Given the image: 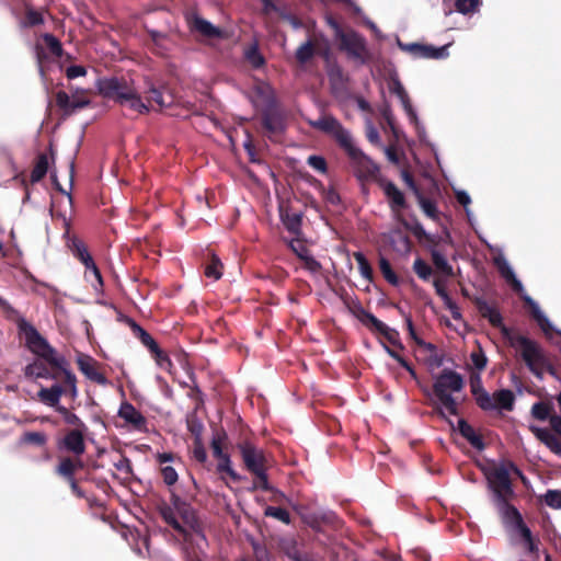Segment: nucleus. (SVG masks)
<instances>
[{"label": "nucleus", "mask_w": 561, "mask_h": 561, "mask_svg": "<svg viewBox=\"0 0 561 561\" xmlns=\"http://www.w3.org/2000/svg\"><path fill=\"white\" fill-rule=\"evenodd\" d=\"M495 263L499 270L501 271L502 275L512 282L514 288L517 290H522V284L515 278L514 273L510 267L508 263L506 262V260L503 257H496Z\"/></svg>", "instance_id": "a878e982"}, {"label": "nucleus", "mask_w": 561, "mask_h": 561, "mask_svg": "<svg viewBox=\"0 0 561 561\" xmlns=\"http://www.w3.org/2000/svg\"><path fill=\"white\" fill-rule=\"evenodd\" d=\"M141 342L150 348L151 352H153L156 348H158L159 346L157 345V343L153 341V339L146 332L141 331Z\"/></svg>", "instance_id": "5fc2aeb1"}, {"label": "nucleus", "mask_w": 561, "mask_h": 561, "mask_svg": "<svg viewBox=\"0 0 561 561\" xmlns=\"http://www.w3.org/2000/svg\"><path fill=\"white\" fill-rule=\"evenodd\" d=\"M354 314L356 318L362 321L365 325L370 329L382 334L392 345L393 347H389L387 344L381 343L385 352L394 358L402 367H404L413 377H415L414 370L409 366V364L401 356L400 351L403 350L402 344L397 339V332L393 329L388 328L385 323L376 319L373 314L366 312L362 308H356L354 310Z\"/></svg>", "instance_id": "20e7f679"}, {"label": "nucleus", "mask_w": 561, "mask_h": 561, "mask_svg": "<svg viewBox=\"0 0 561 561\" xmlns=\"http://www.w3.org/2000/svg\"><path fill=\"white\" fill-rule=\"evenodd\" d=\"M463 381L461 376L450 369H444L434 380V403L438 407L440 413L456 414L457 398L456 394L462 389Z\"/></svg>", "instance_id": "7ed1b4c3"}, {"label": "nucleus", "mask_w": 561, "mask_h": 561, "mask_svg": "<svg viewBox=\"0 0 561 561\" xmlns=\"http://www.w3.org/2000/svg\"><path fill=\"white\" fill-rule=\"evenodd\" d=\"M47 169H48V162H47L46 158H41L38 163L36 164V167L34 168V170L32 172V180L33 181L41 180L47 172Z\"/></svg>", "instance_id": "f704fd0d"}, {"label": "nucleus", "mask_w": 561, "mask_h": 561, "mask_svg": "<svg viewBox=\"0 0 561 561\" xmlns=\"http://www.w3.org/2000/svg\"><path fill=\"white\" fill-rule=\"evenodd\" d=\"M386 154L389 158V160H391L392 162H397L398 161V158H397L394 151L391 148H388L386 150Z\"/></svg>", "instance_id": "774afa93"}, {"label": "nucleus", "mask_w": 561, "mask_h": 561, "mask_svg": "<svg viewBox=\"0 0 561 561\" xmlns=\"http://www.w3.org/2000/svg\"><path fill=\"white\" fill-rule=\"evenodd\" d=\"M78 466H79L78 461H73L70 459H62L58 467V472L62 476L70 477Z\"/></svg>", "instance_id": "473e14b6"}, {"label": "nucleus", "mask_w": 561, "mask_h": 561, "mask_svg": "<svg viewBox=\"0 0 561 561\" xmlns=\"http://www.w3.org/2000/svg\"><path fill=\"white\" fill-rule=\"evenodd\" d=\"M87 75V69L82 66H70L66 69V76L69 79H75L78 77H83Z\"/></svg>", "instance_id": "de8ad7c7"}, {"label": "nucleus", "mask_w": 561, "mask_h": 561, "mask_svg": "<svg viewBox=\"0 0 561 561\" xmlns=\"http://www.w3.org/2000/svg\"><path fill=\"white\" fill-rule=\"evenodd\" d=\"M289 247L298 255L299 259H301L302 255H306L309 252L305 244L299 240H291L289 242Z\"/></svg>", "instance_id": "09e8293b"}, {"label": "nucleus", "mask_w": 561, "mask_h": 561, "mask_svg": "<svg viewBox=\"0 0 561 561\" xmlns=\"http://www.w3.org/2000/svg\"><path fill=\"white\" fill-rule=\"evenodd\" d=\"M420 204L427 216L433 217L435 215V208L430 202L421 199Z\"/></svg>", "instance_id": "6e6d98bb"}, {"label": "nucleus", "mask_w": 561, "mask_h": 561, "mask_svg": "<svg viewBox=\"0 0 561 561\" xmlns=\"http://www.w3.org/2000/svg\"><path fill=\"white\" fill-rule=\"evenodd\" d=\"M543 501L552 508H561V492L549 491L543 495Z\"/></svg>", "instance_id": "2f4dec72"}, {"label": "nucleus", "mask_w": 561, "mask_h": 561, "mask_svg": "<svg viewBox=\"0 0 561 561\" xmlns=\"http://www.w3.org/2000/svg\"><path fill=\"white\" fill-rule=\"evenodd\" d=\"M471 363L474 368L478 370H482L486 365V357L485 355L479 350L477 352H473L471 354Z\"/></svg>", "instance_id": "ea45409f"}, {"label": "nucleus", "mask_w": 561, "mask_h": 561, "mask_svg": "<svg viewBox=\"0 0 561 561\" xmlns=\"http://www.w3.org/2000/svg\"><path fill=\"white\" fill-rule=\"evenodd\" d=\"M245 59L252 67H261L264 64L263 56L259 53L256 45H251L245 50Z\"/></svg>", "instance_id": "c85d7f7f"}, {"label": "nucleus", "mask_w": 561, "mask_h": 561, "mask_svg": "<svg viewBox=\"0 0 561 561\" xmlns=\"http://www.w3.org/2000/svg\"><path fill=\"white\" fill-rule=\"evenodd\" d=\"M64 446L76 454H82L84 450V444L82 435L78 431L69 433L62 442Z\"/></svg>", "instance_id": "5701e85b"}, {"label": "nucleus", "mask_w": 561, "mask_h": 561, "mask_svg": "<svg viewBox=\"0 0 561 561\" xmlns=\"http://www.w3.org/2000/svg\"><path fill=\"white\" fill-rule=\"evenodd\" d=\"M354 257L358 264L360 274L364 277L368 278L370 276V267H369L366 259L364 257V255L362 253L357 252L354 254Z\"/></svg>", "instance_id": "58836bf2"}, {"label": "nucleus", "mask_w": 561, "mask_h": 561, "mask_svg": "<svg viewBox=\"0 0 561 561\" xmlns=\"http://www.w3.org/2000/svg\"><path fill=\"white\" fill-rule=\"evenodd\" d=\"M471 391L477 403L484 410L493 408L512 409L514 397L508 390L499 391L494 398H491L482 388L479 375H473L470 380Z\"/></svg>", "instance_id": "0eeeda50"}, {"label": "nucleus", "mask_w": 561, "mask_h": 561, "mask_svg": "<svg viewBox=\"0 0 561 561\" xmlns=\"http://www.w3.org/2000/svg\"><path fill=\"white\" fill-rule=\"evenodd\" d=\"M217 468L220 472L227 473L232 480L239 481L241 478L231 467V462L228 456L218 459Z\"/></svg>", "instance_id": "7c9ffc66"}, {"label": "nucleus", "mask_w": 561, "mask_h": 561, "mask_svg": "<svg viewBox=\"0 0 561 561\" xmlns=\"http://www.w3.org/2000/svg\"><path fill=\"white\" fill-rule=\"evenodd\" d=\"M402 178H403V181L407 183V185H408L411 190H413L414 192H417V191H416V187H415V185H414V182H413V180H412V178H411L407 172H403V173H402Z\"/></svg>", "instance_id": "680f3d73"}, {"label": "nucleus", "mask_w": 561, "mask_h": 561, "mask_svg": "<svg viewBox=\"0 0 561 561\" xmlns=\"http://www.w3.org/2000/svg\"><path fill=\"white\" fill-rule=\"evenodd\" d=\"M161 471L165 483L173 484L178 480V472L173 467L167 465Z\"/></svg>", "instance_id": "37998d69"}, {"label": "nucleus", "mask_w": 561, "mask_h": 561, "mask_svg": "<svg viewBox=\"0 0 561 561\" xmlns=\"http://www.w3.org/2000/svg\"><path fill=\"white\" fill-rule=\"evenodd\" d=\"M434 287L436 289V293L444 300L446 307L450 310L453 318L455 320L459 321L460 320V313H459L457 307L455 306V304L451 301V299L448 296V294L446 293V290H445V288L443 286V283L439 279H436V280H434Z\"/></svg>", "instance_id": "393cba45"}, {"label": "nucleus", "mask_w": 561, "mask_h": 561, "mask_svg": "<svg viewBox=\"0 0 561 561\" xmlns=\"http://www.w3.org/2000/svg\"><path fill=\"white\" fill-rule=\"evenodd\" d=\"M57 410L64 415L67 423L72 424V425L80 424L79 419L76 415L70 414L66 409H64L61 407H57Z\"/></svg>", "instance_id": "864d4df0"}, {"label": "nucleus", "mask_w": 561, "mask_h": 561, "mask_svg": "<svg viewBox=\"0 0 561 561\" xmlns=\"http://www.w3.org/2000/svg\"><path fill=\"white\" fill-rule=\"evenodd\" d=\"M152 353L154 354L156 363L160 367L165 368V369H170L171 362H170L169 357L159 347L156 348Z\"/></svg>", "instance_id": "c03bdc74"}, {"label": "nucleus", "mask_w": 561, "mask_h": 561, "mask_svg": "<svg viewBox=\"0 0 561 561\" xmlns=\"http://www.w3.org/2000/svg\"><path fill=\"white\" fill-rule=\"evenodd\" d=\"M550 423H551L552 428L557 433L561 434V417L560 416H551Z\"/></svg>", "instance_id": "052dcab7"}, {"label": "nucleus", "mask_w": 561, "mask_h": 561, "mask_svg": "<svg viewBox=\"0 0 561 561\" xmlns=\"http://www.w3.org/2000/svg\"><path fill=\"white\" fill-rule=\"evenodd\" d=\"M213 451L217 459H220L221 457L227 456L226 454H224L220 443L218 440L213 442Z\"/></svg>", "instance_id": "4d7b16f0"}, {"label": "nucleus", "mask_w": 561, "mask_h": 561, "mask_svg": "<svg viewBox=\"0 0 561 561\" xmlns=\"http://www.w3.org/2000/svg\"><path fill=\"white\" fill-rule=\"evenodd\" d=\"M330 23L335 30L336 35L340 37L341 45L351 54L360 57L365 49L362 38L351 31L344 32L335 22Z\"/></svg>", "instance_id": "9b49d317"}, {"label": "nucleus", "mask_w": 561, "mask_h": 561, "mask_svg": "<svg viewBox=\"0 0 561 561\" xmlns=\"http://www.w3.org/2000/svg\"><path fill=\"white\" fill-rule=\"evenodd\" d=\"M433 261L436 268L445 276H453V267L448 264L447 260L439 253H433Z\"/></svg>", "instance_id": "c756f323"}, {"label": "nucleus", "mask_w": 561, "mask_h": 561, "mask_svg": "<svg viewBox=\"0 0 561 561\" xmlns=\"http://www.w3.org/2000/svg\"><path fill=\"white\" fill-rule=\"evenodd\" d=\"M313 126L340 137L343 142H347L348 140V135L342 130L339 123L332 117H323L314 122Z\"/></svg>", "instance_id": "dca6fc26"}, {"label": "nucleus", "mask_w": 561, "mask_h": 561, "mask_svg": "<svg viewBox=\"0 0 561 561\" xmlns=\"http://www.w3.org/2000/svg\"><path fill=\"white\" fill-rule=\"evenodd\" d=\"M61 392L62 391L59 387H53L50 389L41 390L38 397L44 403L55 407L59 401Z\"/></svg>", "instance_id": "bb28decb"}, {"label": "nucleus", "mask_w": 561, "mask_h": 561, "mask_svg": "<svg viewBox=\"0 0 561 561\" xmlns=\"http://www.w3.org/2000/svg\"><path fill=\"white\" fill-rule=\"evenodd\" d=\"M23 335L26 340L28 347L39 356H43L57 366H62V358H55L54 352L47 342L39 335V333L30 324L23 323L21 325Z\"/></svg>", "instance_id": "6e6552de"}, {"label": "nucleus", "mask_w": 561, "mask_h": 561, "mask_svg": "<svg viewBox=\"0 0 561 561\" xmlns=\"http://www.w3.org/2000/svg\"><path fill=\"white\" fill-rule=\"evenodd\" d=\"M44 42L55 55L59 56L61 54L60 44L55 37L51 35H45Z\"/></svg>", "instance_id": "49530a36"}, {"label": "nucleus", "mask_w": 561, "mask_h": 561, "mask_svg": "<svg viewBox=\"0 0 561 561\" xmlns=\"http://www.w3.org/2000/svg\"><path fill=\"white\" fill-rule=\"evenodd\" d=\"M27 20H28V23L34 25V24H38L42 22V15L37 12H28L27 14Z\"/></svg>", "instance_id": "13d9d810"}, {"label": "nucleus", "mask_w": 561, "mask_h": 561, "mask_svg": "<svg viewBox=\"0 0 561 561\" xmlns=\"http://www.w3.org/2000/svg\"><path fill=\"white\" fill-rule=\"evenodd\" d=\"M531 413L538 420H546L550 415V407L546 403H537L533 407Z\"/></svg>", "instance_id": "c9c22d12"}, {"label": "nucleus", "mask_w": 561, "mask_h": 561, "mask_svg": "<svg viewBox=\"0 0 561 561\" xmlns=\"http://www.w3.org/2000/svg\"><path fill=\"white\" fill-rule=\"evenodd\" d=\"M410 49L420 56L428 58H442L447 56V46L435 48L431 46L412 45Z\"/></svg>", "instance_id": "412c9836"}, {"label": "nucleus", "mask_w": 561, "mask_h": 561, "mask_svg": "<svg viewBox=\"0 0 561 561\" xmlns=\"http://www.w3.org/2000/svg\"><path fill=\"white\" fill-rule=\"evenodd\" d=\"M56 102L62 110L71 113L77 108L88 106L90 104V99L85 95L78 98V91H72L70 95L66 92H58Z\"/></svg>", "instance_id": "f8f14e48"}, {"label": "nucleus", "mask_w": 561, "mask_h": 561, "mask_svg": "<svg viewBox=\"0 0 561 561\" xmlns=\"http://www.w3.org/2000/svg\"><path fill=\"white\" fill-rule=\"evenodd\" d=\"M79 369L89 379L99 382L105 383V378L101 373H99L96 367V362L91 357L80 354L77 359Z\"/></svg>", "instance_id": "2eb2a0df"}, {"label": "nucleus", "mask_w": 561, "mask_h": 561, "mask_svg": "<svg viewBox=\"0 0 561 561\" xmlns=\"http://www.w3.org/2000/svg\"><path fill=\"white\" fill-rule=\"evenodd\" d=\"M262 2L264 5L263 10L265 13H272L274 11L275 12L278 11L277 7L273 3L272 0H262Z\"/></svg>", "instance_id": "bf43d9fd"}, {"label": "nucleus", "mask_w": 561, "mask_h": 561, "mask_svg": "<svg viewBox=\"0 0 561 561\" xmlns=\"http://www.w3.org/2000/svg\"><path fill=\"white\" fill-rule=\"evenodd\" d=\"M458 199L461 204L468 205L470 203V197L467 193H458Z\"/></svg>", "instance_id": "0e129e2a"}, {"label": "nucleus", "mask_w": 561, "mask_h": 561, "mask_svg": "<svg viewBox=\"0 0 561 561\" xmlns=\"http://www.w3.org/2000/svg\"><path fill=\"white\" fill-rule=\"evenodd\" d=\"M457 428L462 434V436L466 437L476 448H478V449L483 448V444L481 442L480 436L463 420L457 421Z\"/></svg>", "instance_id": "aec40b11"}, {"label": "nucleus", "mask_w": 561, "mask_h": 561, "mask_svg": "<svg viewBox=\"0 0 561 561\" xmlns=\"http://www.w3.org/2000/svg\"><path fill=\"white\" fill-rule=\"evenodd\" d=\"M510 341L535 375L541 376L550 370L549 360L536 343L522 335L511 336Z\"/></svg>", "instance_id": "39448f33"}, {"label": "nucleus", "mask_w": 561, "mask_h": 561, "mask_svg": "<svg viewBox=\"0 0 561 561\" xmlns=\"http://www.w3.org/2000/svg\"><path fill=\"white\" fill-rule=\"evenodd\" d=\"M308 163L320 172L325 171V161L322 157L311 156L308 158Z\"/></svg>", "instance_id": "8fccbe9b"}, {"label": "nucleus", "mask_w": 561, "mask_h": 561, "mask_svg": "<svg viewBox=\"0 0 561 561\" xmlns=\"http://www.w3.org/2000/svg\"><path fill=\"white\" fill-rule=\"evenodd\" d=\"M272 96H273V91L268 85L263 84L257 88V98H256L257 102H261V103L268 102L272 100Z\"/></svg>", "instance_id": "a19ab883"}, {"label": "nucleus", "mask_w": 561, "mask_h": 561, "mask_svg": "<svg viewBox=\"0 0 561 561\" xmlns=\"http://www.w3.org/2000/svg\"><path fill=\"white\" fill-rule=\"evenodd\" d=\"M96 88L102 96L111 98L122 104L126 103L139 114L149 112V106L141 100L131 80L116 77L101 78L96 81Z\"/></svg>", "instance_id": "f03ea898"}, {"label": "nucleus", "mask_w": 561, "mask_h": 561, "mask_svg": "<svg viewBox=\"0 0 561 561\" xmlns=\"http://www.w3.org/2000/svg\"><path fill=\"white\" fill-rule=\"evenodd\" d=\"M266 515L273 516L284 523H289V515L285 510L278 507H268L266 510Z\"/></svg>", "instance_id": "79ce46f5"}, {"label": "nucleus", "mask_w": 561, "mask_h": 561, "mask_svg": "<svg viewBox=\"0 0 561 561\" xmlns=\"http://www.w3.org/2000/svg\"><path fill=\"white\" fill-rule=\"evenodd\" d=\"M382 190L387 197L391 202V207L393 209L403 208L404 207V197L400 190L390 182L382 183Z\"/></svg>", "instance_id": "a211bd4d"}, {"label": "nucleus", "mask_w": 561, "mask_h": 561, "mask_svg": "<svg viewBox=\"0 0 561 561\" xmlns=\"http://www.w3.org/2000/svg\"><path fill=\"white\" fill-rule=\"evenodd\" d=\"M279 213L286 228L291 232H297L301 222L299 214H289L287 207L283 203L279 204Z\"/></svg>", "instance_id": "6ab92c4d"}, {"label": "nucleus", "mask_w": 561, "mask_h": 561, "mask_svg": "<svg viewBox=\"0 0 561 561\" xmlns=\"http://www.w3.org/2000/svg\"><path fill=\"white\" fill-rule=\"evenodd\" d=\"M480 311H481L482 316L488 318L489 321L493 325L499 327L501 329V331L506 336H508V330L503 325L502 317H501L500 312L495 308H493L492 306H489V305H482L480 307Z\"/></svg>", "instance_id": "4be33fe9"}, {"label": "nucleus", "mask_w": 561, "mask_h": 561, "mask_svg": "<svg viewBox=\"0 0 561 561\" xmlns=\"http://www.w3.org/2000/svg\"><path fill=\"white\" fill-rule=\"evenodd\" d=\"M162 515L167 523L184 535H188L197 528L193 511L187 504L179 500L174 501L172 507L163 510Z\"/></svg>", "instance_id": "423d86ee"}, {"label": "nucleus", "mask_w": 561, "mask_h": 561, "mask_svg": "<svg viewBox=\"0 0 561 561\" xmlns=\"http://www.w3.org/2000/svg\"><path fill=\"white\" fill-rule=\"evenodd\" d=\"M380 270L383 276L392 284L397 283V277L392 272L390 264L386 260H380Z\"/></svg>", "instance_id": "a18cd8bd"}, {"label": "nucleus", "mask_w": 561, "mask_h": 561, "mask_svg": "<svg viewBox=\"0 0 561 561\" xmlns=\"http://www.w3.org/2000/svg\"><path fill=\"white\" fill-rule=\"evenodd\" d=\"M194 454H195V457L199 460V461H205L206 459V453L205 450L202 448V447H196L195 450H194Z\"/></svg>", "instance_id": "e2e57ef3"}, {"label": "nucleus", "mask_w": 561, "mask_h": 561, "mask_svg": "<svg viewBox=\"0 0 561 561\" xmlns=\"http://www.w3.org/2000/svg\"><path fill=\"white\" fill-rule=\"evenodd\" d=\"M28 439L32 440V442H36L38 444H42L44 442V437L39 434H30L27 435Z\"/></svg>", "instance_id": "69168bd1"}, {"label": "nucleus", "mask_w": 561, "mask_h": 561, "mask_svg": "<svg viewBox=\"0 0 561 561\" xmlns=\"http://www.w3.org/2000/svg\"><path fill=\"white\" fill-rule=\"evenodd\" d=\"M119 416L135 427L144 424L142 415L129 403H123L118 411Z\"/></svg>", "instance_id": "f3484780"}, {"label": "nucleus", "mask_w": 561, "mask_h": 561, "mask_svg": "<svg viewBox=\"0 0 561 561\" xmlns=\"http://www.w3.org/2000/svg\"><path fill=\"white\" fill-rule=\"evenodd\" d=\"M242 458L247 466V468L254 473L256 477H259L262 482L263 486L266 484V477L264 474V456L263 454L255 449L251 445H243L242 446Z\"/></svg>", "instance_id": "1a4fd4ad"}, {"label": "nucleus", "mask_w": 561, "mask_h": 561, "mask_svg": "<svg viewBox=\"0 0 561 561\" xmlns=\"http://www.w3.org/2000/svg\"><path fill=\"white\" fill-rule=\"evenodd\" d=\"M414 272L421 277L422 279H428L432 270L431 267L422 260L417 259L415 260L413 264Z\"/></svg>", "instance_id": "72a5a7b5"}, {"label": "nucleus", "mask_w": 561, "mask_h": 561, "mask_svg": "<svg viewBox=\"0 0 561 561\" xmlns=\"http://www.w3.org/2000/svg\"><path fill=\"white\" fill-rule=\"evenodd\" d=\"M224 264L219 260L218 256L211 255L210 262L207 264L205 268V274L207 277H211L215 280H218L222 275Z\"/></svg>", "instance_id": "cd10ccee"}, {"label": "nucleus", "mask_w": 561, "mask_h": 561, "mask_svg": "<svg viewBox=\"0 0 561 561\" xmlns=\"http://www.w3.org/2000/svg\"><path fill=\"white\" fill-rule=\"evenodd\" d=\"M531 431L538 439L545 443L553 453L561 454V445L558 439L552 436L548 431L533 427Z\"/></svg>", "instance_id": "b1692460"}, {"label": "nucleus", "mask_w": 561, "mask_h": 561, "mask_svg": "<svg viewBox=\"0 0 561 561\" xmlns=\"http://www.w3.org/2000/svg\"><path fill=\"white\" fill-rule=\"evenodd\" d=\"M478 0H457L456 5L459 12L469 13L477 9Z\"/></svg>", "instance_id": "e433bc0d"}, {"label": "nucleus", "mask_w": 561, "mask_h": 561, "mask_svg": "<svg viewBox=\"0 0 561 561\" xmlns=\"http://www.w3.org/2000/svg\"><path fill=\"white\" fill-rule=\"evenodd\" d=\"M368 137L371 141L374 142H378V134L377 131L374 129V128H370L369 131H368Z\"/></svg>", "instance_id": "338daca9"}, {"label": "nucleus", "mask_w": 561, "mask_h": 561, "mask_svg": "<svg viewBox=\"0 0 561 561\" xmlns=\"http://www.w3.org/2000/svg\"><path fill=\"white\" fill-rule=\"evenodd\" d=\"M518 471L511 463H494L486 471V478L491 489L500 501V512L511 535L524 548L534 550V542L529 529L523 524L519 513L506 503L512 495L510 473Z\"/></svg>", "instance_id": "f257e3e1"}, {"label": "nucleus", "mask_w": 561, "mask_h": 561, "mask_svg": "<svg viewBox=\"0 0 561 561\" xmlns=\"http://www.w3.org/2000/svg\"><path fill=\"white\" fill-rule=\"evenodd\" d=\"M77 255L79 260L84 264V277L91 282L92 287L99 290L102 287V277L100 271L95 266L91 255L82 244L77 245Z\"/></svg>", "instance_id": "9d476101"}, {"label": "nucleus", "mask_w": 561, "mask_h": 561, "mask_svg": "<svg viewBox=\"0 0 561 561\" xmlns=\"http://www.w3.org/2000/svg\"><path fill=\"white\" fill-rule=\"evenodd\" d=\"M192 31L198 33L207 38H220L224 37V32L219 27L213 25L209 21L194 15L190 20Z\"/></svg>", "instance_id": "ddd939ff"}, {"label": "nucleus", "mask_w": 561, "mask_h": 561, "mask_svg": "<svg viewBox=\"0 0 561 561\" xmlns=\"http://www.w3.org/2000/svg\"><path fill=\"white\" fill-rule=\"evenodd\" d=\"M64 375H65V381L69 386L71 397H76L77 396V388H76V378H75V376L71 373H69L68 370H64Z\"/></svg>", "instance_id": "603ef678"}, {"label": "nucleus", "mask_w": 561, "mask_h": 561, "mask_svg": "<svg viewBox=\"0 0 561 561\" xmlns=\"http://www.w3.org/2000/svg\"><path fill=\"white\" fill-rule=\"evenodd\" d=\"M312 44L310 42H307L298 48L297 58L299 59V61L304 62L312 56Z\"/></svg>", "instance_id": "4c0bfd02"}, {"label": "nucleus", "mask_w": 561, "mask_h": 561, "mask_svg": "<svg viewBox=\"0 0 561 561\" xmlns=\"http://www.w3.org/2000/svg\"><path fill=\"white\" fill-rule=\"evenodd\" d=\"M148 98H147V105L149 106V110L151 108V103L153 102L159 110L167 108L172 105L173 99L172 95L157 87H154L152 83L148 84Z\"/></svg>", "instance_id": "4468645a"}, {"label": "nucleus", "mask_w": 561, "mask_h": 561, "mask_svg": "<svg viewBox=\"0 0 561 561\" xmlns=\"http://www.w3.org/2000/svg\"><path fill=\"white\" fill-rule=\"evenodd\" d=\"M300 260L304 261L305 266L311 272H317L320 267V264L309 254V252L306 255H302Z\"/></svg>", "instance_id": "3c124183"}]
</instances>
